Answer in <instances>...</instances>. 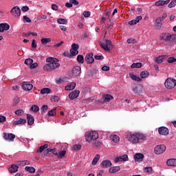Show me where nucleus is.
<instances>
[{"instance_id":"nucleus-54","label":"nucleus","mask_w":176,"mask_h":176,"mask_svg":"<svg viewBox=\"0 0 176 176\" xmlns=\"http://www.w3.org/2000/svg\"><path fill=\"white\" fill-rule=\"evenodd\" d=\"M95 60H104V56L102 55H96L94 56Z\"/></svg>"},{"instance_id":"nucleus-7","label":"nucleus","mask_w":176,"mask_h":176,"mask_svg":"<svg viewBox=\"0 0 176 176\" xmlns=\"http://www.w3.org/2000/svg\"><path fill=\"white\" fill-rule=\"evenodd\" d=\"M10 13L14 17H19L21 14V10H20L19 6H15L11 10Z\"/></svg>"},{"instance_id":"nucleus-21","label":"nucleus","mask_w":176,"mask_h":176,"mask_svg":"<svg viewBox=\"0 0 176 176\" xmlns=\"http://www.w3.org/2000/svg\"><path fill=\"white\" fill-rule=\"evenodd\" d=\"M140 20H142V16H138L135 19L130 21L129 22V25H135V24H137V23H140Z\"/></svg>"},{"instance_id":"nucleus-33","label":"nucleus","mask_w":176,"mask_h":176,"mask_svg":"<svg viewBox=\"0 0 176 176\" xmlns=\"http://www.w3.org/2000/svg\"><path fill=\"white\" fill-rule=\"evenodd\" d=\"M25 170L28 171V173H31V174H34V173H35V168L33 166H26L25 167Z\"/></svg>"},{"instance_id":"nucleus-36","label":"nucleus","mask_w":176,"mask_h":176,"mask_svg":"<svg viewBox=\"0 0 176 176\" xmlns=\"http://www.w3.org/2000/svg\"><path fill=\"white\" fill-rule=\"evenodd\" d=\"M77 61L80 64H83V63H85V58L83 57V55H78L77 56Z\"/></svg>"},{"instance_id":"nucleus-6","label":"nucleus","mask_w":176,"mask_h":176,"mask_svg":"<svg viewBox=\"0 0 176 176\" xmlns=\"http://www.w3.org/2000/svg\"><path fill=\"white\" fill-rule=\"evenodd\" d=\"M166 147L164 144L157 145L154 148V153L155 155H162V153L166 152Z\"/></svg>"},{"instance_id":"nucleus-51","label":"nucleus","mask_w":176,"mask_h":176,"mask_svg":"<svg viewBox=\"0 0 176 176\" xmlns=\"http://www.w3.org/2000/svg\"><path fill=\"white\" fill-rule=\"evenodd\" d=\"M176 6V0H173L168 5V6L169 8H174V6Z\"/></svg>"},{"instance_id":"nucleus-32","label":"nucleus","mask_w":176,"mask_h":176,"mask_svg":"<svg viewBox=\"0 0 176 176\" xmlns=\"http://www.w3.org/2000/svg\"><path fill=\"white\" fill-rule=\"evenodd\" d=\"M17 163L19 166H22L30 165V161L28 160L18 161Z\"/></svg>"},{"instance_id":"nucleus-10","label":"nucleus","mask_w":176,"mask_h":176,"mask_svg":"<svg viewBox=\"0 0 176 176\" xmlns=\"http://www.w3.org/2000/svg\"><path fill=\"white\" fill-rule=\"evenodd\" d=\"M158 133L161 135H168V129L166 126H161L158 129Z\"/></svg>"},{"instance_id":"nucleus-16","label":"nucleus","mask_w":176,"mask_h":176,"mask_svg":"<svg viewBox=\"0 0 176 176\" xmlns=\"http://www.w3.org/2000/svg\"><path fill=\"white\" fill-rule=\"evenodd\" d=\"M85 60L89 64H91V63H94V58H93V54L90 53V54H87Z\"/></svg>"},{"instance_id":"nucleus-9","label":"nucleus","mask_w":176,"mask_h":176,"mask_svg":"<svg viewBox=\"0 0 176 176\" xmlns=\"http://www.w3.org/2000/svg\"><path fill=\"white\" fill-rule=\"evenodd\" d=\"M3 138L4 140H6V141H14V139L16 138V135L13 133H4Z\"/></svg>"},{"instance_id":"nucleus-22","label":"nucleus","mask_w":176,"mask_h":176,"mask_svg":"<svg viewBox=\"0 0 176 176\" xmlns=\"http://www.w3.org/2000/svg\"><path fill=\"white\" fill-rule=\"evenodd\" d=\"M27 123V120L24 118H21L19 120H16L13 122V126H19V124H25Z\"/></svg>"},{"instance_id":"nucleus-25","label":"nucleus","mask_w":176,"mask_h":176,"mask_svg":"<svg viewBox=\"0 0 176 176\" xmlns=\"http://www.w3.org/2000/svg\"><path fill=\"white\" fill-rule=\"evenodd\" d=\"M170 3V0H166V1H158L155 2L156 6H163V5H167Z\"/></svg>"},{"instance_id":"nucleus-50","label":"nucleus","mask_w":176,"mask_h":176,"mask_svg":"<svg viewBox=\"0 0 176 176\" xmlns=\"http://www.w3.org/2000/svg\"><path fill=\"white\" fill-rule=\"evenodd\" d=\"M73 149L74 151H80V149H82V146L80 144H75L73 146Z\"/></svg>"},{"instance_id":"nucleus-18","label":"nucleus","mask_w":176,"mask_h":176,"mask_svg":"<svg viewBox=\"0 0 176 176\" xmlns=\"http://www.w3.org/2000/svg\"><path fill=\"white\" fill-rule=\"evenodd\" d=\"M167 166H169L170 167H176V159L175 158H171L166 161Z\"/></svg>"},{"instance_id":"nucleus-35","label":"nucleus","mask_w":176,"mask_h":176,"mask_svg":"<svg viewBox=\"0 0 176 176\" xmlns=\"http://www.w3.org/2000/svg\"><path fill=\"white\" fill-rule=\"evenodd\" d=\"M110 140H111V141H113V142H119V136L116 135H111L110 136Z\"/></svg>"},{"instance_id":"nucleus-57","label":"nucleus","mask_w":176,"mask_h":176,"mask_svg":"<svg viewBox=\"0 0 176 176\" xmlns=\"http://www.w3.org/2000/svg\"><path fill=\"white\" fill-rule=\"evenodd\" d=\"M47 19V16L46 15H40L38 16V20H46Z\"/></svg>"},{"instance_id":"nucleus-23","label":"nucleus","mask_w":176,"mask_h":176,"mask_svg":"<svg viewBox=\"0 0 176 176\" xmlns=\"http://www.w3.org/2000/svg\"><path fill=\"white\" fill-rule=\"evenodd\" d=\"M32 87H34V86L32 84H28L27 82H23L22 85V88L23 90H26L28 91L32 90Z\"/></svg>"},{"instance_id":"nucleus-1","label":"nucleus","mask_w":176,"mask_h":176,"mask_svg":"<svg viewBox=\"0 0 176 176\" xmlns=\"http://www.w3.org/2000/svg\"><path fill=\"white\" fill-rule=\"evenodd\" d=\"M126 139L129 142H131V144H139L140 140L146 141V135L144 133L137 132L127 135Z\"/></svg>"},{"instance_id":"nucleus-26","label":"nucleus","mask_w":176,"mask_h":176,"mask_svg":"<svg viewBox=\"0 0 176 176\" xmlns=\"http://www.w3.org/2000/svg\"><path fill=\"white\" fill-rule=\"evenodd\" d=\"M120 170V166H113L111 167L109 170V173L111 174H115V173H118V171Z\"/></svg>"},{"instance_id":"nucleus-11","label":"nucleus","mask_w":176,"mask_h":176,"mask_svg":"<svg viewBox=\"0 0 176 176\" xmlns=\"http://www.w3.org/2000/svg\"><path fill=\"white\" fill-rule=\"evenodd\" d=\"M81 68L79 66H75L72 69V75L73 76H79L80 75Z\"/></svg>"},{"instance_id":"nucleus-5","label":"nucleus","mask_w":176,"mask_h":176,"mask_svg":"<svg viewBox=\"0 0 176 176\" xmlns=\"http://www.w3.org/2000/svg\"><path fill=\"white\" fill-rule=\"evenodd\" d=\"M166 89H174L176 86V80L172 78H168L164 82Z\"/></svg>"},{"instance_id":"nucleus-55","label":"nucleus","mask_w":176,"mask_h":176,"mask_svg":"<svg viewBox=\"0 0 176 176\" xmlns=\"http://www.w3.org/2000/svg\"><path fill=\"white\" fill-rule=\"evenodd\" d=\"M72 49H73L74 50H78V49H79V45L76 43H73L72 45Z\"/></svg>"},{"instance_id":"nucleus-56","label":"nucleus","mask_w":176,"mask_h":176,"mask_svg":"<svg viewBox=\"0 0 176 176\" xmlns=\"http://www.w3.org/2000/svg\"><path fill=\"white\" fill-rule=\"evenodd\" d=\"M52 151L50 148H47L46 150H45L43 151V155L44 156H47L49 155V153H50V151Z\"/></svg>"},{"instance_id":"nucleus-15","label":"nucleus","mask_w":176,"mask_h":176,"mask_svg":"<svg viewBox=\"0 0 176 176\" xmlns=\"http://www.w3.org/2000/svg\"><path fill=\"white\" fill-rule=\"evenodd\" d=\"M133 159L135 162H142L144 159V154L138 153L134 155Z\"/></svg>"},{"instance_id":"nucleus-48","label":"nucleus","mask_w":176,"mask_h":176,"mask_svg":"<svg viewBox=\"0 0 176 176\" xmlns=\"http://www.w3.org/2000/svg\"><path fill=\"white\" fill-rule=\"evenodd\" d=\"M155 62H157V64H162L163 62V56H158L155 58Z\"/></svg>"},{"instance_id":"nucleus-19","label":"nucleus","mask_w":176,"mask_h":176,"mask_svg":"<svg viewBox=\"0 0 176 176\" xmlns=\"http://www.w3.org/2000/svg\"><path fill=\"white\" fill-rule=\"evenodd\" d=\"M10 28V26L8 23H1L0 24V32H3L4 31H8Z\"/></svg>"},{"instance_id":"nucleus-52","label":"nucleus","mask_w":176,"mask_h":176,"mask_svg":"<svg viewBox=\"0 0 176 176\" xmlns=\"http://www.w3.org/2000/svg\"><path fill=\"white\" fill-rule=\"evenodd\" d=\"M175 61H176V58L173 57V56L172 57H169L168 58V63H169L170 64H171L172 63H175Z\"/></svg>"},{"instance_id":"nucleus-14","label":"nucleus","mask_w":176,"mask_h":176,"mask_svg":"<svg viewBox=\"0 0 176 176\" xmlns=\"http://www.w3.org/2000/svg\"><path fill=\"white\" fill-rule=\"evenodd\" d=\"M102 168H109L112 166V162L108 160H103L101 163Z\"/></svg>"},{"instance_id":"nucleus-47","label":"nucleus","mask_w":176,"mask_h":176,"mask_svg":"<svg viewBox=\"0 0 176 176\" xmlns=\"http://www.w3.org/2000/svg\"><path fill=\"white\" fill-rule=\"evenodd\" d=\"M57 109H54L48 111V116H54L56 115V111Z\"/></svg>"},{"instance_id":"nucleus-13","label":"nucleus","mask_w":176,"mask_h":176,"mask_svg":"<svg viewBox=\"0 0 176 176\" xmlns=\"http://www.w3.org/2000/svg\"><path fill=\"white\" fill-rule=\"evenodd\" d=\"M170 34L162 33L160 34V38L161 41H165V42H169L170 41Z\"/></svg>"},{"instance_id":"nucleus-39","label":"nucleus","mask_w":176,"mask_h":176,"mask_svg":"<svg viewBox=\"0 0 176 176\" xmlns=\"http://www.w3.org/2000/svg\"><path fill=\"white\" fill-rule=\"evenodd\" d=\"M141 67H142V63H133L131 66V68H141Z\"/></svg>"},{"instance_id":"nucleus-46","label":"nucleus","mask_w":176,"mask_h":176,"mask_svg":"<svg viewBox=\"0 0 176 176\" xmlns=\"http://www.w3.org/2000/svg\"><path fill=\"white\" fill-rule=\"evenodd\" d=\"M78 53H79V51H78V50H73V49L70 50V55L72 56H76V54H78Z\"/></svg>"},{"instance_id":"nucleus-37","label":"nucleus","mask_w":176,"mask_h":176,"mask_svg":"<svg viewBox=\"0 0 176 176\" xmlns=\"http://www.w3.org/2000/svg\"><path fill=\"white\" fill-rule=\"evenodd\" d=\"M41 42L42 45H46L47 43L52 42V39H50V38H42L41 40Z\"/></svg>"},{"instance_id":"nucleus-17","label":"nucleus","mask_w":176,"mask_h":176,"mask_svg":"<svg viewBox=\"0 0 176 176\" xmlns=\"http://www.w3.org/2000/svg\"><path fill=\"white\" fill-rule=\"evenodd\" d=\"M27 120L28 124L30 126H32L34 124V122H35V118L31 114H27Z\"/></svg>"},{"instance_id":"nucleus-60","label":"nucleus","mask_w":176,"mask_h":176,"mask_svg":"<svg viewBox=\"0 0 176 176\" xmlns=\"http://www.w3.org/2000/svg\"><path fill=\"white\" fill-rule=\"evenodd\" d=\"M69 2L72 3V5H75L76 6L79 5V1H76V0H69Z\"/></svg>"},{"instance_id":"nucleus-45","label":"nucleus","mask_w":176,"mask_h":176,"mask_svg":"<svg viewBox=\"0 0 176 176\" xmlns=\"http://www.w3.org/2000/svg\"><path fill=\"white\" fill-rule=\"evenodd\" d=\"M32 63H34V60H32L31 58H27L25 60V64L26 65H31V64H32Z\"/></svg>"},{"instance_id":"nucleus-43","label":"nucleus","mask_w":176,"mask_h":176,"mask_svg":"<svg viewBox=\"0 0 176 176\" xmlns=\"http://www.w3.org/2000/svg\"><path fill=\"white\" fill-rule=\"evenodd\" d=\"M101 145H102V142H95L93 144V148H100V146H101Z\"/></svg>"},{"instance_id":"nucleus-38","label":"nucleus","mask_w":176,"mask_h":176,"mask_svg":"<svg viewBox=\"0 0 176 176\" xmlns=\"http://www.w3.org/2000/svg\"><path fill=\"white\" fill-rule=\"evenodd\" d=\"M30 110L32 111V112L36 113L39 111V107L34 104L30 107Z\"/></svg>"},{"instance_id":"nucleus-24","label":"nucleus","mask_w":176,"mask_h":176,"mask_svg":"<svg viewBox=\"0 0 176 176\" xmlns=\"http://www.w3.org/2000/svg\"><path fill=\"white\" fill-rule=\"evenodd\" d=\"M76 86V83H75V82H72V83H70V84H68V85L65 87V89L67 90V91H71V90H74V89H75Z\"/></svg>"},{"instance_id":"nucleus-40","label":"nucleus","mask_w":176,"mask_h":176,"mask_svg":"<svg viewBox=\"0 0 176 176\" xmlns=\"http://www.w3.org/2000/svg\"><path fill=\"white\" fill-rule=\"evenodd\" d=\"M58 24H67L68 23V21L65 19H57Z\"/></svg>"},{"instance_id":"nucleus-58","label":"nucleus","mask_w":176,"mask_h":176,"mask_svg":"<svg viewBox=\"0 0 176 176\" xmlns=\"http://www.w3.org/2000/svg\"><path fill=\"white\" fill-rule=\"evenodd\" d=\"M38 67V64L36 63H32L30 66V69H34V68H36Z\"/></svg>"},{"instance_id":"nucleus-8","label":"nucleus","mask_w":176,"mask_h":176,"mask_svg":"<svg viewBox=\"0 0 176 176\" xmlns=\"http://www.w3.org/2000/svg\"><path fill=\"white\" fill-rule=\"evenodd\" d=\"M129 160V156L126 154L116 157L114 160L116 163H119V162H127Z\"/></svg>"},{"instance_id":"nucleus-20","label":"nucleus","mask_w":176,"mask_h":176,"mask_svg":"<svg viewBox=\"0 0 176 176\" xmlns=\"http://www.w3.org/2000/svg\"><path fill=\"white\" fill-rule=\"evenodd\" d=\"M9 173L13 174V173H17L19 171V166L16 164H12L11 166L8 168Z\"/></svg>"},{"instance_id":"nucleus-30","label":"nucleus","mask_w":176,"mask_h":176,"mask_svg":"<svg viewBox=\"0 0 176 176\" xmlns=\"http://www.w3.org/2000/svg\"><path fill=\"white\" fill-rule=\"evenodd\" d=\"M169 43H176V34H170Z\"/></svg>"},{"instance_id":"nucleus-41","label":"nucleus","mask_w":176,"mask_h":176,"mask_svg":"<svg viewBox=\"0 0 176 176\" xmlns=\"http://www.w3.org/2000/svg\"><path fill=\"white\" fill-rule=\"evenodd\" d=\"M155 23H156V25H155L156 28H158V29L162 28V25H163V24L160 21V19H156Z\"/></svg>"},{"instance_id":"nucleus-61","label":"nucleus","mask_w":176,"mask_h":176,"mask_svg":"<svg viewBox=\"0 0 176 176\" xmlns=\"http://www.w3.org/2000/svg\"><path fill=\"white\" fill-rule=\"evenodd\" d=\"M23 21H26V23H31V19L27 16H23Z\"/></svg>"},{"instance_id":"nucleus-29","label":"nucleus","mask_w":176,"mask_h":176,"mask_svg":"<svg viewBox=\"0 0 176 176\" xmlns=\"http://www.w3.org/2000/svg\"><path fill=\"white\" fill-rule=\"evenodd\" d=\"M100 154H97L95 156V157L94 158V160L92 161V165L93 166H96V164H97V163H98V161L100 160Z\"/></svg>"},{"instance_id":"nucleus-42","label":"nucleus","mask_w":176,"mask_h":176,"mask_svg":"<svg viewBox=\"0 0 176 176\" xmlns=\"http://www.w3.org/2000/svg\"><path fill=\"white\" fill-rule=\"evenodd\" d=\"M65 153H67L66 151H61L59 152V154L58 155V159H63L65 156Z\"/></svg>"},{"instance_id":"nucleus-64","label":"nucleus","mask_w":176,"mask_h":176,"mask_svg":"<svg viewBox=\"0 0 176 176\" xmlns=\"http://www.w3.org/2000/svg\"><path fill=\"white\" fill-rule=\"evenodd\" d=\"M109 69H110V67H109V66H103L102 67V71H105V72H107V71H109Z\"/></svg>"},{"instance_id":"nucleus-34","label":"nucleus","mask_w":176,"mask_h":176,"mask_svg":"<svg viewBox=\"0 0 176 176\" xmlns=\"http://www.w3.org/2000/svg\"><path fill=\"white\" fill-rule=\"evenodd\" d=\"M52 92V89L50 88H43L41 90V94H49Z\"/></svg>"},{"instance_id":"nucleus-62","label":"nucleus","mask_w":176,"mask_h":176,"mask_svg":"<svg viewBox=\"0 0 176 176\" xmlns=\"http://www.w3.org/2000/svg\"><path fill=\"white\" fill-rule=\"evenodd\" d=\"M22 12H28L30 10V8L28 6H23L21 8Z\"/></svg>"},{"instance_id":"nucleus-2","label":"nucleus","mask_w":176,"mask_h":176,"mask_svg":"<svg viewBox=\"0 0 176 176\" xmlns=\"http://www.w3.org/2000/svg\"><path fill=\"white\" fill-rule=\"evenodd\" d=\"M47 63H50L43 67L44 71L50 72L60 67L58 63V59L56 58H47L46 59Z\"/></svg>"},{"instance_id":"nucleus-53","label":"nucleus","mask_w":176,"mask_h":176,"mask_svg":"<svg viewBox=\"0 0 176 176\" xmlns=\"http://www.w3.org/2000/svg\"><path fill=\"white\" fill-rule=\"evenodd\" d=\"M144 170L146 171V173H152V171H153V169L152 168V167L148 166L144 168Z\"/></svg>"},{"instance_id":"nucleus-59","label":"nucleus","mask_w":176,"mask_h":176,"mask_svg":"<svg viewBox=\"0 0 176 176\" xmlns=\"http://www.w3.org/2000/svg\"><path fill=\"white\" fill-rule=\"evenodd\" d=\"M47 109H49V107L44 104L41 107V112H45V111H47Z\"/></svg>"},{"instance_id":"nucleus-3","label":"nucleus","mask_w":176,"mask_h":176,"mask_svg":"<svg viewBox=\"0 0 176 176\" xmlns=\"http://www.w3.org/2000/svg\"><path fill=\"white\" fill-rule=\"evenodd\" d=\"M99 45L102 49H104L106 52H111V49L113 47L112 41L105 39L104 43L100 42Z\"/></svg>"},{"instance_id":"nucleus-49","label":"nucleus","mask_w":176,"mask_h":176,"mask_svg":"<svg viewBox=\"0 0 176 176\" xmlns=\"http://www.w3.org/2000/svg\"><path fill=\"white\" fill-rule=\"evenodd\" d=\"M24 113V111L23 109H19L15 111V115H17L18 116H21Z\"/></svg>"},{"instance_id":"nucleus-44","label":"nucleus","mask_w":176,"mask_h":176,"mask_svg":"<svg viewBox=\"0 0 176 176\" xmlns=\"http://www.w3.org/2000/svg\"><path fill=\"white\" fill-rule=\"evenodd\" d=\"M60 98L57 96H54L51 98V101H52V102H58Z\"/></svg>"},{"instance_id":"nucleus-28","label":"nucleus","mask_w":176,"mask_h":176,"mask_svg":"<svg viewBox=\"0 0 176 176\" xmlns=\"http://www.w3.org/2000/svg\"><path fill=\"white\" fill-rule=\"evenodd\" d=\"M104 102H109V101H111V100H113V96H112L111 95L109 94H105L104 95Z\"/></svg>"},{"instance_id":"nucleus-31","label":"nucleus","mask_w":176,"mask_h":176,"mask_svg":"<svg viewBox=\"0 0 176 176\" xmlns=\"http://www.w3.org/2000/svg\"><path fill=\"white\" fill-rule=\"evenodd\" d=\"M149 76V72L148 71H143L140 73V77L142 79H145V78H148Z\"/></svg>"},{"instance_id":"nucleus-4","label":"nucleus","mask_w":176,"mask_h":176,"mask_svg":"<svg viewBox=\"0 0 176 176\" xmlns=\"http://www.w3.org/2000/svg\"><path fill=\"white\" fill-rule=\"evenodd\" d=\"M98 133L97 131H91L86 134L85 140L87 142H91V141H95V140H98Z\"/></svg>"},{"instance_id":"nucleus-27","label":"nucleus","mask_w":176,"mask_h":176,"mask_svg":"<svg viewBox=\"0 0 176 176\" xmlns=\"http://www.w3.org/2000/svg\"><path fill=\"white\" fill-rule=\"evenodd\" d=\"M129 76L133 80H135L136 82H141V80H142V79L140 78V76H137L133 73H129Z\"/></svg>"},{"instance_id":"nucleus-63","label":"nucleus","mask_w":176,"mask_h":176,"mask_svg":"<svg viewBox=\"0 0 176 176\" xmlns=\"http://www.w3.org/2000/svg\"><path fill=\"white\" fill-rule=\"evenodd\" d=\"M84 17H89L90 16V12L89 11H85L83 12Z\"/></svg>"},{"instance_id":"nucleus-12","label":"nucleus","mask_w":176,"mask_h":176,"mask_svg":"<svg viewBox=\"0 0 176 176\" xmlns=\"http://www.w3.org/2000/svg\"><path fill=\"white\" fill-rule=\"evenodd\" d=\"M80 93V91H79V90L73 91L69 94V98H70V100H75V98L79 97Z\"/></svg>"}]
</instances>
